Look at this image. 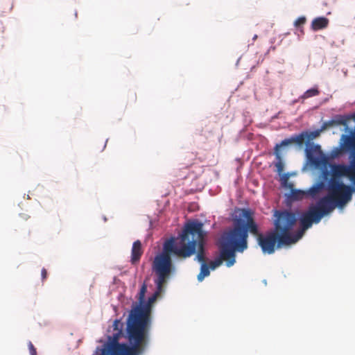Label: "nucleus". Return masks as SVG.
I'll list each match as a JSON object with an SVG mask.
<instances>
[{
    "mask_svg": "<svg viewBox=\"0 0 355 355\" xmlns=\"http://www.w3.org/2000/svg\"><path fill=\"white\" fill-rule=\"evenodd\" d=\"M306 22V18L304 16H302V17L297 18L294 21V26H295V27L298 28V27H300V26H303L304 24H305Z\"/></svg>",
    "mask_w": 355,
    "mask_h": 355,
    "instance_id": "412c9836",
    "label": "nucleus"
},
{
    "mask_svg": "<svg viewBox=\"0 0 355 355\" xmlns=\"http://www.w3.org/2000/svg\"><path fill=\"white\" fill-rule=\"evenodd\" d=\"M146 291H147V286L145 284H144L141 286L139 293V297H138L139 304L144 302L145 295H146Z\"/></svg>",
    "mask_w": 355,
    "mask_h": 355,
    "instance_id": "aec40b11",
    "label": "nucleus"
},
{
    "mask_svg": "<svg viewBox=\"0 0 355 355\" xmlns=\"http://www.w3.org/2000/svg\"><path fill=\"white\" fill-rule=\"evenodd\" d=\"M28 345L30 354L31 355H37L36 349L35 348V347L33 346V343L31 341L28 342Z\"/></svg>",
    "mask_w": 355,
    "mask_h": 355,
    "instance_id": "b1692460",
    "label": "nucleus"
},
{
    "mask_svg": "<svg viewBox=\"0 0 355 355\" xmlns=\"http://www.w3.org/2000/svg\"><path fill=\"white\" fill-rule=\"evenodd\" d=\"M275 230L265 234H259L257 241L264 253L272 254L275 247L281 248L284 245L295 243L292 238V230L297 222L295 213L287 210H276L274 214Z\"/></svg>",
    "mask_w": 355,
    "mask_h": 355,
    "instance_id": "f03ea898",
    "label": "nucleus"
},
{
    "mask_svg": "<svg viewBox=\"0 0 355 355\" xmlns=\"http://www.w3.org/2000/svg\"><path fill=\"white\" fill-rule=\"evenodd\" d=\"M19 216L24 220H26L28 218H30V216L26 214H20Z\"/></svg>",
    "mask_w": 355,
    "mask_h": 355,
    "instance_id": "a878e982",
    "label": "nucleus"
},
{
    "mask_svg": "<svg viewBox=\"0 0 355 355\" xmlns=\"http://www.w3.org/2000/svg\"><path fill=\"white\" fill-rule=\"evenodd\" d=\"M191 253V250L180 249L177 239L171 238L164 242L162 252L155 257L152 264L153 271L157 276L155 283L159 291H162L163 286L175 270L171 254L186 259Z\"/></svg>",
    "mask_w": 355,
    "mask_h": 355,
    "instance_id": "7ed1b4c3",
    "label": "nucleus"
},
{
    "mask_svg": "<svg viewBox=\"0 0 355 355\" xmlns=\"http://www.w3.org/2000/svg\"><path fill=\"white\" fill-rule=\"evenodd\" d=\"M245 250H246L245 241L241 239L238 233L233 232L227 237L223 236L220 245V257L210 263V268L214 270L220 266L223 261H226L227 267L232 266L236 261V252H243Z\"/></svg>",
    "mask_w": 355,
    "mask_h": 355,
    "instance_id": "39448f33",
    "label": "nucleus"
},
{
    "mask_svg": "<svg viewBox=\"0 0 355 355\" xmlns=\"http://www.w3.org/2000/svg\"><path fill=\"white\" fill-rule=\"evenodd\" d=\"M162 291L157 288V291L150 297L148 301L136 305L132 309V322L130 324V331L137 337H140L142 331L145 329L149 334L151 324V311L153 303Z\"/></svg>",
    "mask_w": 355,
    "mask_h": 355,
    "instance_id": "423d86ee",
    "label": "nucleus"
},
{
    "mask_svg": "<svg viewBox=\"0 0 355 355\" xmlns=\"http://www.w3.org/2000/svg\"><path fill=\"white\" fill-rule=\"evenodd\" d=\"M337 123L339 125H346L347 121H346V120L341 119V120H339L338 121H337Z\"/></svg>",
    "mask_w": 355,
    "mask_h": 355,
    "instance_id": "bb28decb",
    "label": "nucleus"
},
{
    "mask_svg": "<svg viewBox=\"0 0 355 355\" xmlns=\"http://www.w3.org/2000/svg\"><path fill=\"white\" fill-rule=\"evenodd\" d=\"M354 189L338 180L329 182L328 193L331 196L338 207H343L352 199Z\"/></svg>",
    "mask_w": 355,
    "mask_h": 355,
    "instance_id": "0eeeda50",
    "label": "nucleus"
},
{
    "mask_svg": "<svg viewBox=\"0 0 355 355\" xmlns=\"http://www.w3.org/2000/svg\"><path fill=\"white\" fill-rule=\"evenodd\" d=\"M210 274L209 268L207 263L201 264L200 272L198 275V280L202 282L205 277L209 276Z\"/></svg>",
    "mask_w": 355,
    "mask_h": 355,
    "instance_id": "a211bd4d",
    "label": "nucleus"
},
{
    "mask_svg": "<svg viewBox=\"0 0 355 355\" xmlns=\"http://www.w3.org/2000/svg\"><path fill=\"white\" fill-rule=\"evenodd\" d=\"M143 254L141 248V243L137 240L132 244V252H131V263L132 264L137 263Z\"/></svg>",
    "mask_w": 355,
    "mask_h": 355,
    "instance_id": "4468645a",
    "label": "nucleus"
},
{
    "mask_svg": "<svg viewBox=\"0 0 355 355\" xmlns=\"http://www.w3.org/2000/svg\"><path fill=\"white\" fill-rule=\"evenodd\" d=\"M306 195L304 191L300 190H292L291 191V198L293 200H301Z\"/></svg>",
    "mask_w": 355,
    "mask_h": 355,
    "instance_id": "6ab92c4d",
    "label": "nucleus"
},
{
    "mask_svg": "<svg viewBox=\"0 0 355 355\" xmlns=\"http://www.w3.org/2000/svg\"><path fill=\"white\" fill-rule=\"evenodd\" d=\"M306 155L309 162L315 167H320L327 162L320 145H310L306 148Z\"/></svg>",
    "mask_w": 355,
    "mask_h": 355,
    "instance_id": "9b49d317",
    "label": "nucleus"
},
{
    "mask_svg": "<svg viewBox=\"0 0 355 355\" xmlns=\"http://www.w3.org/2000/svg\"><path fill=\"white\" fill-rule=\"evenodd\" d=\"M320 94V91L318 87H313L306 90L300 97V99H302V101L306 98L318 96Z\"/></svg>",
    "mask_w": 355,
    "mask_h": 355,
    "instance_id": "f3484780",
    "label": "nucleus"
},
{
    "mask_svg": "<svg viewBox=\"0 0 355 355\" xmlns=\"http://www.w3.org/2000/svg\"><path fill=\"white\" fill-rule=\"evenodd\" d=\"M307 132H302L298 135H294L288 139H285L282 141L278 145L281 147L286 146L291 144H297L299 146H302L305 141H307Z\"/></svg>",
    "mask_w": 355,
    "mask_h": 355,
    "instance_id": "ddd939ff",
    "label": "nucleus"
},
{
    "mask_svg": "<svg viewBox=\"0 0 355 355\" xmlns=\"http://www.w3.org/2000/svg\"><path fill=\"white\" fill-rule=\"evenodd\" d=\"M242 216L246 219V223L244 226L236 225L233 229L230 230L227 232L225 233L223 236L224 237L229 236L233 232L238 233L241 239L245 240L246 243V249L248 248V232H250L251 234L257 236L258 237L259 233L258 226L255 223L253 217L252 213L249 209H243L242 210Z\"/></svg>",
    "mask_w": 355,
    "mask_h": 355,
    "instance_id": "6e6552de",
    "label": "nucleus"
},
{
    "mask_svg": "<svg viewBox=\"0 0 355 355\" xmlns=\"http://www.w3.org/2000/svg\"><path fill=\"white\" fill-rule=\"evenodd\" d=\"M320 135V130H315L313 132H307V141L313 139L314 138L318 137Z\"/></svg>",
    "mask_w": 355,
    "mask_h": 355,
    "instance_id": "5701e85b",
    "label": "nucleus"
},
{
    "mask_svg": "<svg viewBox=\"0 0 355 355\" xmlns=\"http://www.w3.org/2000/svg\"><path fill=\"white\" fill-rule=\"evenodd\" d=\"M333 123H334V121H329L328 123H325L323 126H322V129H324L326 128V126L328 125H332Z\"/></svg>",
    "mask_w": 355,
    "mask_h": 355,
    "instance_id": "cd10ccee",
    "label": "nucleus"
},
{
    "mask_svg": "<svg viewBox=\"0 0 355 355\" xmlns=\"http://www.w3.org/2000/svg\"><path fill=\"white\" fill-rule=\"evenodd\" d=\"M203 224L198 221H192L186 224L182 234L177 238L180 249L191 250L189 257L196 252V259L201 264L205 263V233L202 230Z\"/></svg>",
    "mask_w": 355,
    "mask_h": 355,
    "instance_id": "20e7f679",
    "label": "nucleus"
},
{
    "mask_svg": "<svg viewBox=\"0 0 355 355\" xmlns=\"http://www.w3.org/2000/svg\"><path fill=\"white\" fill-rule=\"evenodd\" d=\"M329 21V19L324 17H316L313 19L311 28L314 31L324 29L328 26Z\"/></svg>",
    "mask_w": 355,
    "mask_h": 355,
    "instance_id": "2eb2a0df",
    "label": "nucleus"
},
{
    "mask_svg": "<svg viewBox=\"0 0 355 355\" xmlns=\"http://www.w3.org/2000/svg\"><path fill=\"white\" fill-rule=\"evenodd\" d=\"M318 214L311 207H309V210L303 213L300 218V230L295 234H292L293 239H295L296 243L304 234V232L312 226L313 223H318L321 218H318L317 216Z\"/></svg>",
    "mask_w": 355,
    "mask_h": 355,
    "instance_id": "9d476101",
    "label": "nucleus"
},
{
    "mask_svg": "<svg viewBox=\"0 0 355 355\" xmlns=\"http://www.w3.org/2000/svg\"><path fill=\"white\" fill-rule=\"evenodd\" d=\"M345 137V147L347 150H354L353 159L350 166L344 164L335 165L332 168L333 174L335 176H347L353 182L355 181V135L353 136H343Z\"/></svg>",
    "mask_w": 355,
    "mask_h": 355,
    "instance_id": "1a4fd4ad",
    "label": "nucleus"
},
{
    "mask_svg": "<svg viewBox=\"0 0 355 355\" xmlns=\"http://www.w3.org/2000/svg\"><path fill=\"white\" fill-rule=\"evenodd\" d=\"M321 185H322L321 184H318L317 185H315V186L312 187L309 190V193L311 196H315L320 191V190L321 189Z\"/></svg>",
    "mask_w": 355,
    "mask_h": 355,
    "instance_id": "4be33fe9",
    "label": "nucleus"
},
{
    "mask_svg": "<svg viewBox=\"0 0 355 355\" xmlns=\"http://www.w3.org/2000/svg\"><path fill=\"white\" fill-rule=\"evenodd\" d=\"M42 279L45 280L47 277V271L45 268H42L41 271Z\"/></svg>",
    "mask_w": 355,
    "mask_h": 355,
    "instance_id": "393cba45",
    "label": "nucleus"
},
{
    "mask_svg": "<svg viewBox=\"0 0 355 355\" xmlns=\"http://www.w3.org/2000/svg\"><path fill=\"white\" fill-rule=\"evenodd\" d=\"M336 207H338V205L329 193L320 198L318 201L316 206H312L315 211L318 214L317 216L321 218L324 215L332 211Z\"/></svg>",
    "mask_w": 355,
    "mask_h": 355,
    "instance_id": "f8f14e48",
    "label": "nucleus"
},
{
    "mask_svg": "<svg viewBox=\"0 0 355 355\" xmlns=\"http://www.w3.org/2000/svg\"><path fill=\"white\" fill-rule=\"evenodd\" d=\"M281 148L282 147L280 146H279L278 144H276V146L275 147V158L277 160L275 163V166L276 168V172L279 175L282 174V173L284 171V164L283 162V160H282V158L281 156V153H280Z\"/></svg>",
    "mask_w": 355,
    "mask_h": 355,
    "instance_id": "dca6fc26",
    "label": "nucleus"
},
{
    "mask_svg": "<svg viewBox=\"0 0 355 355\" xmlns=\"http://www.w3.org/2000/svg\"><path fill=\"white\" fill-rule=\"evenodd\" d=\"M132 318L131 311L126 328V338L129 344L119 343V340L123 335V323L119 320H115L112 325L115 332L107 337V342L101 349H97L100 351L98 355H141L145 352L149 341V334L144 329L140 337L132 335L130 327Z\"/></svg>",
    "mask_w": 355,
    "mask_h": 355,
    "instance_id": "f257e3e1",
    "label": "nucleus"
},
{
    "mask_svg": "<svg viewBox=\"0 0 355 355\" xmlns=\"http://www.w3.org/2000/svg\"><path fill=\"white\" fill-rule=\"evenodd\" d=\"M257 38V35H255L253 37V40H255Z\"/></svg>",
    "mask_w": 355,
    "mask_h": 355,
    "instance_id": "c85d7f7f",
    "label": "nucleus"
}]
</instances>
